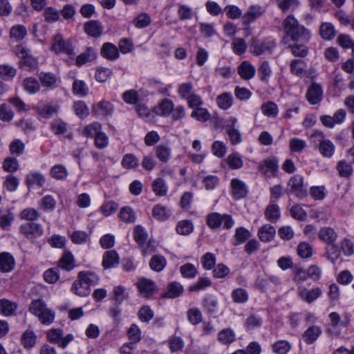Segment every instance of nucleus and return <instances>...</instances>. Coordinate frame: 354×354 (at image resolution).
Instances as JSON below:
<instances>
[{"instance_id": "obj_23", "label": "nucleus", "mask_w": 354, "mask_h": 354, "mask_svg": "<svg viewBox=\"0 0 354 354\" xmlns=\"http://www.w3.org/2000/svg\"><path fill=\"white\" fill-rule=\"evenodd\" d=\"M96 57L97 53L95 49L91 47H88L84 52L77 57L75 63L77 66H82L87 62L95 60Z\"/></svg>"}, {"instance_id": "obj_54", "label": "nucleus", "mask_w": 354, "mask_h": 354, "mask_svg": "<svg viewBox=\"0 0 354 354\" xmlns=\"http://www.w3.org/2000/svg\"><path fill=\"white\" fill-rule=\"evenodd\" d=\"M218 339L222 344H229L234 341L235 335L232 330L225 328L218 333Z\"/></svg>"}, {"instance_id": "obj_63", "label": "nucleus", "mask_w": 354, "mask_h": 354, "mask_svg": "<svg viewBox=\"0 0 354 354\" xmlns=\"http://www.w3.org/2000/svg\"><path fill=\"white\" fill-rule=\"evenodd\" d=\"M121 165L128 169H134L138 165V160L134 155L128 153L123 156Z\"/></svg>"}, {"instance_id": "obj_61", "label": "nucleus", "mask_w": 354, "mask_h": 354, "mask_svg": "<svg viewBox=\"0 0 354 354\" xmlns=\"http://www.w3.org/2000/svg\"><path fill=\"white\" fill-rule=\"evenodd\" d=\"M187 315L188 321L193 325L198 324L202 321V313L197 308L189 309Z\"/></svg>"}, {"instance_id": "obj_46", "label": "nucleus", "mask_w": 354, "mask_h": 354, "mask_svg": "<svg viewBox=\"0 0 354 354\" xmlns=\"http://www.w3.org/2000/svg\"><path fill=\"white\" fill-rule=\"evenodd\" d=\"M43 15L45 21L50 24L56 22L60 19L59 11L53 7L46 8Z\"/></svg>"}, {"instance_id": "obj_9", "label": "nucleus", "mask_w": 354, "mask_h": 354, "mask_svg": "<svg viewBox=\"0 0 354 354\" xmlns=\"http://www.w3.org/2000/svg\"><path fill=\"white\" fill-rule=\"evenodd\" d=\"M323 88L321 84L313 82L308 87L306 97L310 104H317L322 100Z\"/></svg>"}, {"instance_id": "obj_59", "label": "nucleus", "mask_w": 354, "mask_h": 354, "mask_svg": "<svg viewBox=\"0 0 354 354\" xmlns=\"http://www.w3.org/2000/svg\"><path fill=\"white\" fill-rule=\"evenodd\" d=\"M73 92L76 95L84 97L88 93V88L84 82L75 80L73 84Z\"/></svg>"}, {"instance_id": "obj_47", "label": "nucleus", "mask_w": 354, "mask_h": 354, "mask_svg": "<svg viewBox=\"0 0 354 354\" xmlns=\"http://www.w3.org/2000/svg\"><path fill=\"white\" fill-rule=\"evenodd\" d=\"M37 336L33 331L27 330L21 337V344L26 348L33 347L36 344Z\"/></svg>"}, {"instance_id": "obj_16", "label": "nucleus", "mask_w": 354, "mask_h": 354, "mask_svg": "<svg viewBox=\"0 0 354 354\" xmlns=\"http://www.w3.org/2000/svg\"><path fill=\"white\" fill-rule=\"evenodd\" d=\"M84 32L90 37H99L102 34L104 27L97 20H91L84 24Z\"/></svg>"}, {"instance_id": "obj_50", "label": "nucleus", "mask_w": 354, "mask_h": 354, "mask_svg": "<svg viewBox=\"0 0 354 354\" xmlns=\"http://www.w3.org/2000/svg\"><path fill=\"white\" fill-rule=\"evenodd\" d=\"M14 118V112L10 105L3 103L0 105V120L3 122H9Z\"/></svg>"}, {"instance_id": "obj_7", "label": "nucleus", "mask_w": 354, "mask_h": 354, "mask_svg": "<svg viewBox=\"0 0 354 354\" xmlns=\"http://www.w3.org/2000/svg\"><path fill=\"white\" fill-rule=\"evenodd\" d=\"M316 137L318 138L319 144V151L322 156L330 158L333 156L335 151V146L328 139H324L322 132L315 131L313 135L312 138Z\"/></svg>"}, {"instance_id": "obj_22", "label": "nucleus", "mask_w": 354, "mask_h": 354, "mask_svg": "<svg viewBox=\"0 0 354 354\" xmlns=\"http://www.w3.org/2000/svg\"><path fill=\"white\" fill-rule=\"evenodd\" d=\"M238 73L240 77L245 80H248L254 77L256 69L248 61L243 62L238 67Z\"/></svg>"}, {"instance_id": "obj_34", "label": "nucleus", "mask_w": 354, "mask_h": 354, "mask_svg": "<svg viewBox=\"0 0 354 354\" xmlns=\"http://www.w3.org/2000/svg\"><path fill=\"white\" fill-rule=\"evenodd\" d=\"M152 214L156 219L163 221L170 217L171 212L165 206L157 204L153 208Z\"/></svg>"}, {"instance_id": "obj_51", "label": "nucleus", "mask_w": 354, "mask_h": 354, "mask_svg": "<svg viewBox=\"0 0 354 354\" xmlns=\"http://www.w3.org/2000/svg\"><path fill=\"white\" fill-rule=\"evenodd\" d=\"M326 251L328 259L331 261L333 263H335L341 254L340 250L337 246L336 242L333 244L326 245Z\"/></svg>"}, {"instance_id": "obj_53", "label": "nucleus", "mask_w": 354, "mask_h": 354, "mask_svg": "<svg viewBox=\"0 0 354 354\" xmlns=\"http://www.w3.org/2000/svg\"><path fill=\"white\" fill-rule=\"evenodd\" d=\"M102 126L99 122H93L84 127L82 133L86 137H95L100 133Z\"/></svg>"}, {"instance_id": "obj_13", "label": "nucleus", "mask_w": 354, "mask_h": 354, "mask_svg": "<svg viewBox=\"0 0 354 354\" xmlns=\"http://www.w3.org/2000/svg\"><path fill=\"white\" fill-rule=\"evenodd\" d=\"M92 112L97 118H106L113 114V106L107 101H102L93 106Z\"/></svg>"}, {"instance_id": "obj_33", "label": "nucleus", "mask_w": 354, "mask_h": 354, "mask_svg": "<svg viewBox=\"0 0 354 354\" xmlns=\"http://www.w3.org/2000/svg\"><path fill=\"white\" fill-rule=\"evenodd\" d=\"M26 183L28 187L32 185L42 187L45 183L44 176L38 172H32L27 175L26 178Z\"/></svg>"}, {"instance_id": "obj_57", "label": "nucleus", "mask_w": 354, "mask_h": 354, "mask_svg": "<svg viewBox=\"0 0 354 354\" xmlns=\"http://www.w3.org/2000/svg\"><path fill=\"white\" fill-rule=\"evenodd\" d=\"M290 348V344L286 340L277 341L272 345V351L277 354H287Z\"/></svg>"}, {"instance_id": "obj_3", "label": "nucleus", "mask_w": 354, "mask_h": 354, "mask_svg": "<svg viewBox=\"0 0 354 354\" xmlns=\"http://www.w3.org/2000/svg\"><path fill=\"white\" fill-rule=\"evenodd\" d=\"M29 310L38 317L44 324H50L54 321V313L50 309L48 308L45 302L41 299L32 301L30 304Z\"/></svg>"}, {"instance_id": "obj_64", "label": "nucleus", "mask_w": 354, "mask_h": 354, "mask_svg": "<svg viewBox=\"0 0 354 354\" xmlns=\"http://www.w3.org/2000/svg\"><path fill=\"white\" fill-rule=\"evenodd\" d=\"M297 254L301 258H309L313 254V248L309 243L301 242L297 246Z\"/></svg>"}, {"instance_id": "obj_48", "label": "nucleus", "mask_w": 354, "mask_h": 354, "mask_svg": "<svg viewBox=\"0 0 354 354\" xmlns=\"http://www.w3.org/2000/svg\"><path fill=\"white\" fill-rule=\"evenodd\" d=\"M183 286L177 282H172L168 286L167 291L165 293V297L167 298H176L183 292Z\"/></svg>"}, {"instance_id": "obj_40", "label": "nucleus", "mask_w": 354, "mask_h": 354, "mask_svg": "<svg viewBox=\"0 0 354 354\" xmlns=\"http://www.w3.org/2000/svg\"><path fill=\"white\" fill-rule=\"evenodd\" d=\"M119 218L124 223H134L136 220V214L130 207L121 208L119 213Z\"/></svg>"}, {"instance_id": "obj_42", "label": "nucleus", "mask_w": 354, "mask_h": 354, "mask_svg": "<svg viewBox=\"0 0 354 354\" xmlns=\"http://www.w3.org/2000/svg\"><path fill=\"white\" fill-rule=\"evenodd\" d=\"M59 267L67 271H71L74 268V258L71 252H66L64 254L59 261Z\"/></svg>"}, {"instance_id": "obj_62", "label": "nucleus", "mask_w": 354, "mask_h": 354, "mask_svg": "<svg viewBox=\"0 0 354 354\" xmlns=\"http://www.w3.org/2000/svg\"><path fill=\"white\" fill-rule=\"evenodd\" d=\"M19 66L26 71H32L37 68V62L35 58L28 55L19 61Z\"/></svg>"}, {"instance_id": "obj_17", "label": "nucleus", "mask_w": 354, "mask_h": 354, "mask_svg": "<svg viewBox=\"0 0 354 354\" xmlns=\"http://www.w3.org/2000/svg\"><path fill=\"white\" fill-rule=\"evenodd\" d=\"M263 12L262 8L259 5L250 6L247 12L242 16V21L245 25H248L260 17Z\"/></svg>"}, {"instance_id": "obj_35", "label": "nucleus", "mask_w": 354, "mask_h": 354, "mask_svg": "<svg viewBox=\"0 0 354 354\" xmlns=\"http://www.w3.org/2000/svg\"><path fill=\"white\" fill-rule=\"evenodd\" d=\"M265 216L268 220L272 222L277 221L280 217L279 207L272 201H270L266 209Z\"/></svg>"}, {"instance_id": "obj_18", "label": "nucleus", "mask_w": 354, "mask_h": 354, "mask_svg": "<svg viewBox=\"0 0 354 354\" xmlns=\"http://www.w3.org/2000/svg\"><path fill=\"white\" fill-rule=\"evenodd\" d=\"M100 53L104 58L111 61L117 59L120 56L118 48L110 42L102 45Z\"/></svg>"}, {"instance_id": "obj_32", "label": "nucleus", "mask_w": 354, "mask_h": 354, "mask_svg": "<svg viewBox=\"0 0 354 354\" xmlns=\"http://www.w3.org/2000/svg\"><path fill=\"white\" fill-rule=\"evenodd\" d=\"M275 1L278 8L283 12L288 10L294 11L300 6L299 0H275Z\"/></svg>"}, {"instance_id": "obj_26", "label": "nucleus", "mask_w": 354, "mask_h": 354, "mask_svg": "<svg viewBox=\"0 0 354 354\" xmlns=\"http://www.w3.org/2000/svg\"><path fill=\"white\" fill-rule=\"evenodd\" d=\"M39 80L43 86L53 88L56 86L58 78L53 73L42 71L39 74Z\"/></svg>"}, {"instance_id": "obj_44", "label": "nucleus", "mask_w": 354, "mask_h": 354, "mask_svg": "<svg viewBox=\"0 0 354 354\" xmlns=\"http://www.w3.org/2000/svg\"><path fill=\"white\" fill-rule=\"evenodd\" d=\"M166 264V259L164 257L160 255H153L149 261L150 268L156 272L162 271L165 268Z\"/></svg>"}, {"instance_id": "obj_60", "label": "nucleus", "mask_w": 354, "mask_h": 354, "mask_svg": "<svg viewBox=\"0 0 354 354\" xmlns=\"http://www.w3.org/2000/svg\"><path fill=\"white\" fill-rule=\"evenodd\" d=\"M39 204L43 209L53 211L55 209L57 202L52 196L46 195L39 201Z\"/></svg>"}, {"instance_id": "obj_39", "label": "nucleus", "mask_w": 354, "mask_h": 354, "mask_svg": "<svg viewBox=\"0 0 354 354\" xmlns=\"http://www.w3.org/2000/svg\"><path fill=\"white\" fill-rule=\"evenodd\" d=\"M50 129L55 135H62L67 132L68 124L61 119H55L50 122Z\"/></svg>"}, {"instance_id": "obj_27", "label": "nucleus", "mask_w": 354, "mask_h": 354, "mask_svg": "<svg viewBox=\"0 0 354 354\" xmlns=\"http://www.w3.org/2000/svg\"><path fill=\"white\" fill-rule=\"evenodd\" d=\"M137 286L140 293L149 297L153 294L155 290V284L153 281L147 279H141L138 283Z\"/></svg>"}, {"instance_id": "obj_36", "label": "nucleus", "mask_w": 354, "mask_h": 354, "mask_svg": "<svg viewBox=\"0 0 354 354\" xmlns=\"http://www.w3.org/2000/svg\"><path fill=\"white\" fill-rule=\"evenodd\" d=\"M23 86L24 90L29 94H35L40 90L39 82L33 77H27L24 80Z\"/></svg>"}, {"instance_id": "obj_5", "label": "nucleus", "mask_w": 354, "mask_h": 354, "mask_svg": "<svg viewBox=\"0 0 354 354\" xmlns=\"http://www.w3.org/2000/svg\"><path fill=\"white\" fill-rule=\"evenodd\" d=\"M288 194H293L296 197L302 199L308 194V190L304 186V178L299 175L292 176L288 183Z\"/></svg>"}, {"instance_id": "obj_52", "label": "nucleus", "mask_w": 354, "mask_h": 354, "mask_svg": "<svg viewBox=\"0 0 354 354\" xmlns=\"http://www.w3.org/2000/svg\"><path fill=\"white\" fill-rule=\"evenodd\" d=\"M233 301L236 303H245L248 299V293L246 290L239 288L234 289L231 294Z\"/></svg>"}, {"instance_id": "obj_49", "label": "nucleus", "mask_w": 354, "mask_h": 354, "mask_svg": "<svg viewBox=\"0 0 354 354\" xmlns=\"http://www.w3.org/2000/svg\"><path fill=\"white\" fill-rule=\"evenodd\" d=\"M217 305V300L214 296L207 295L203 298V306L208 313H214L216 310Z\"/></svg>"}, {"instance_id": "obj_15", "label": "nucleus", "mask_w": 354, "mask_h": 354, "mask_svg": "<svg viewBox=\"0 0 354 354\" xmlns=\"http://www.w3.org/2000/svg\"><path fill=\"white\" fill-rule=\"evenodd\" d=\"M318 238L326 245L333 244L337 239V234L330 227H322L318 232Z\"/></svg>"}, {"instance_id": "obj_37", "label": "nucleus", "mask_w": 354, "mask_h": 354, "mask_svg": "<svg viewBox=\"0 0 354 354\" xmlns=\"http://www.w3.org/2000/svg\"><path fill=\"white\" fill-rule=\"evenodd\" d=\"M290 67L291 73L295 75L301 77L306 73V64L301 59H293Z\"/></svg>"}, {"instance_id": "obj_10", "label": "nucleus", "mask_w": 354, "mask_h": 354, "mask_svg": "<svg viewBox=\"0 0 354 354\" xmlns=\"http://www.w3.org/2000/svg\"><path fill=\"white\" fill-rule=\"evenodd\" d=\"M20 232L28 239L41 236L44 233L41 225L32 222L21 225Z\"/></svg>"}, {"instance_id": "obj_8", "label": "nucleus", "mask_w": 354, "mask_h": 354, "mask_svg": "<svg viewBox=\"0 0 354 354\" xmlns=\"http://www.w3.org/2000/svg\"><path fill=\"white\" fill-rule=\"evenodd\" d=\"M51 49L56 53H64L68 55H73L75 54L71 42L69 40H64L59 34L54 37Z\"/></svg>"}, {"instance_id": "obj_20", "label": "nucleus", "mask_w": 354, "mask_h": 354, "mask_svg": "<svg viewBox=\"0 0 354 354\" xmlns=\"http://www.w3.org/2000/svg\"><path fill=\"white\" fill-rule=\"evenodd\" d=\"M322 333L321 327L311 326L303 333L302 338L307 344H312L318 339Z\"/></svg>"}, {"instance_id": "obj_43", "label": "nucleus", "mask_w": 354, "mask_h": 354, "mask_svg": "<svg viewBox=\"0 0 354 354\" xmlns=\"http://www.w3.org/2000/svg\"><path fill=\"white\" fill-rule=\"evenodd\" d=\"M251 236V233L243 227L236 228L234 234V245H239L244 243L247 239Z\"/></svg>"}, {"instance_id": "obj_11", "label": "nucleus", "mask_w": 354, "mask_h": 354, "mask_svg": "<svg viewBox=\"0 0 354 354\" xmlns=\"http://www.w3.org/2000/svg\"><path fill=\"white\" fill-rule=\"evenodd\" d=\"M259 169L268 177L275 176L278 171V160L274 157L268 158L260 163Z\"/></svg>"}, {"instance_id": "obj_2", "label": "nucleus", "mask_w": 354, "mask_h": 354, "mask_svg": "<svg viewBox=\"0 0 354 354\" xmlns=\"http://www.w3.org/2000/svg\"><path fill=\"white\" fill-rule=\"evenodd\" d=\"M98 282L97 276L92 272H80L78 280L74 281L72 291L80 297H86L91 292L90 286H95Z\"/></svg>"}, {"instance_id": "obj_45", "label": "nucleus", "mask_w": 354, "mask_h": 354, "mask_svg": "<svg viewBox=\"0 0 354 354\" xmlns=\"http://www.w3.org/2000/svg\"><path fill=\"white\" fill-rule=\"evenodd\" d=\"M170 147L164 145H159L156 147V156L162 162H167L171 157Z\"/></svg>"}, {"instance_id": "obj_4", "label": "nucleus", "mask_w": 354, "mask_h": 354, "mask_svg": "<svg viewBox=\"0 0 354 354\" xmlns=\"http://www.w3.org/2000/svg\"><path fill=\"white\" fill-rule=\"evenodd\" d=\"M206 224L212 230L218 229L223 224V228L230 229L234 224L232 216L227 214L210 213L206 216Z\"/></svg>"}, {"instance_id": "obj_12", "label": "nucleus", "mask_w": 354, "mask_h": 354, "mask_svg": "<svg viewBox=\"0 0 354 354\" xmlns=\"http://www.w3.org/2000/svg\"><path fill=\"white\" fill-rule=\"evenodd\" d=\"M34 109L40 117L48 119L57 113L59 106L49 103H39Z\"/></svg>"}, {"instance_id": "obj_56", "label": "nucleus", "mask_w": 354, "mask_h": 354, "mask_svg": "<svg viewBox=\"0 0 354 354\" xmlns=\"http://www.w3.org/2000/svg\"><path fill=\"white\" fill-rule=\"evenodd\" d=\"M17 74V70L8 64L0 65V77L3 80L12 79Z\"/></svg>"}, {"instance_id": "obj_38", "label": "nucleus", "mask_w": 354, "mask_h": 354, "mask_svg": "<svg viewBox=\"0 0 354 354\" xmlns=\"http://www.w3.org/2000/svg\"><path fill=\"white\" fill-rule=\"evenodd\" d=\"M152 189L157 196H165L167 193V186L165 180L162 178L155 179L152 183Z\"/></svg>"}, {"instance_id": "obj_30", "label": "nucleus", "mask_w": 354, "mask_h": 354, "mask_svg": "<svg viewBox=\"0 0 354 354\" xmlns=\"http://www.w3.org/2000/svg\"><path fill=\"white\" fill-rule=\"evenodd\" d=\"M174 109V103L169 99H164L158 105L156 113L160 116L168 117Z\"/></svg>"}, {"instance_id": "obj_25", "label": "nucleus", "mask_w": 354, "mask_h": 354, "mask_svg": "<svg viewBox=\"0 0 354 354\" xmlns=\"http://www.w3.org/2000/svg\"><path fill=\"white\" fill-rule=\"evenodd\" d=\"M119 263V257L115 250L106 251L103 256L102 266L105 269L116 266Z\"/></svg>"}, {"instance_id": "obj_55", "label": "nucleus", "mask_w": 354, "mask_h": 354, "mask_svg": "<svg viewBox=\"0 0 354 354\" xmlns=\"http://www.w3.org/2000/svg\"><path fill=\"white\" fill-rule=\"evenodd\" d=\"M75 114L81 119L86 118L89 114V109L83 101L75 102L73 104Z\"/></svg>"}, {"instance_id": "obj_24", "label": "nucleus", "mask_w": 354, "mask_h": 354, "mask_svg": "<svg viewBox=\"0 0 354 354\" xmlns=\"http://www.w3.org/2000/svg\"><path fill=\"white\" fill-rule=\"evenodd\" d=\"M275 228L270 224L263 225L259 229L258 236L263 242H270L275 236Z\"/></svg>"}, {"instance_id": "obj_29", "label": "nucleus", "mask_w": 354, "mask_h": 354, "mask_svg": "<svg viewBox=\"0 0 354 354\" xmlns=\"http://www.w3.org/2000/svg\"><path fill=\"white\" fill-rule=\"evenodd\" d=\"M17 308L16 303L6 299H0V314L8 317L15 313Z\"/></svg>"}, {"instance_id": "obj_1", "label": "nucleus", "mask_w": 354, "mask_h": 354, "mask_svg": "<svg viewBox=\"0 0 354 354\" xmlns=\"http://www.w3.org/2000/svg\"><path fill=\"white\" fill-rule=\"evenodd\" d=\"M284 36L282 41L285 44L290 41L297 43L299 41L307 42L310 39V32L304 26L299 24L297 19L289 15L282 24Z\"/></svg>"}, {"instance_id": "obj_58", "label": "nucleus", "mask_w": 354, "mask_h": 354, "mask_svg": "<svg viewBox=\"0 0 354 354\" xmlns=\"http://www.w3.org/2000/svg\"><path fill=\"white\" fill-rule=\"evenodd\" d=\"M261 111L265 115L275 118L278 113V107L275 103L268 102L261 106Z\"/></svg>"}, {"instance_id": "obj_14", "label": "nucleus", "mask_w": 354, "mask_h": 354, "mask_svg": "<svg viewBox=\"0 0 354 354\" xmlns=\"http://www.w3.org/2000/svg\"><path fill=\"white\" fill-rule=\"evenodd\" d=\"M231 188L232 197L236 199L244 198L248 193L245 184L238 178H233L231 180Z\"/></svg>"}, {"instance_id": "obj_6", "label": "nucleus", "mask_w": 354, "mask_h": 354, "mask_svg": "<svg viewBox=\"0 0 354 354\" xmlns=\"http://www.w3.org/2000/svg\"><path fill=\"white\" fill-rule=\"evenodd\" d=\"M48 341L62 348H65L68 344L73 340L74 337L72 334H68L66 336H63V330L59 328H53L48 331L46 334Z\"/></svg>"}, {"instance_id": "obj_41", "label": "nucleus", "mask_w": 354, "mask_h": 354, "mask_svg": "<svg viewBox=\"0 0 354 354\" xmlns=\"http://www.w3.org/2000/svg\"><path fill=\"white\" fill-rule=\"evenodd\" d=\"M50 174L52 178L59 180H65L68 174L67 169L62 165H54L51 168Z\"/></svg>"}, {"instance_id": "obj_28", "label": "nucleus", "mask_w": 354, "mask_h": 354, "mask_svg": "<svg viewBox=\"0 0 354 354\" xmlns=\"http://www.w3.org/2000/svg\"><path fill=\"white\" fill-rule=\"evenodd\" d=\"M233 100L232 95L228 92L221 93L216 99L217 105L223 110L229 109L233 104Z\"/></svg>"}, {"instance_id": "obj_19", "label": "nucleus", "mask_w": 354, "mask_h": 354, "mask_svg": "<svg viewBox=\"0 0 354 354\" xmlns=\"http://www.w3.org/2000/svg\"><path fill=\"white\" fill-rule=\"evenodd\" d=\"M322 290L319 288L309 290L306 288H299V296L305 301L311 303L317 299L321 295Z\"/></svg>"}, {"instance_id": "obj_31", "label": "nucleus", "mask_w": 354, "mask_h": 354, "mask_svg": "<svg viewBox=\"0 0 354 354\" xmlns=\"http://www.w3.org/2000/svg\"><path fill=\"white\" fill-rule=\"evenodd\" d=\"M335 30L330 23H322L319 27L320 36L325 40H330L335 36Z\"/></svg>"}, {"instance_id": "obj_21", "label": "nucleus", "mask_w": 354, "mask_h": 354, "mask_svg": "<svg viewBox=\"0 0 354 354\" xmlns=\"http://www.w3.org/2000/svg\"><path fill=\"white\" fill-rule=\"evenodd\" d=\"M15 259L13 257L6 252L0 253V271L8 272L12 270L15 268Z\"/></svg>"}]
</instances>
